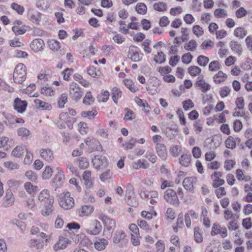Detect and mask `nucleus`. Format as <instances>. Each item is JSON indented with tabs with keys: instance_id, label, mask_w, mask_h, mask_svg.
<instances>
[{
	"instance_id": "f257e3e1",
	"label": "nucleus",
	"mask_w": 252,
	"mask_h": 252,
	"mask_svg": "<svg viewBox=\"0 0 252 252\" xmlns=\"http://www.w3.org/2000/svg\"><path fill=\"white\" fill-rule=\"evenodd\" d=\"M76 114L75 109L72 108L68 109L67 112L61 113L56 123L57 126L60 129L66 128L72 129L74 124L76 122V118L74 117Z\"/></svg>"
},
{
	"instance_id": "f03ea898",
	"label": "nucleus",
	"mask_w": 252,
	"mask_h": 252,
	"mask_svg": "<svg viewBox=\"0 0 252 252\" xmlns=\"http://www.w3.org/2000/svg\"><path fill=\"white\" fill-rule=\"evenodd\" d=\"M27 74V68L23 63H18L15 67L13 73L14 83L21 84L25 81Z\"/></svg>"
},
{
	"instance_id": "7ed1b4c3",
	"label": "nucleus",
	"mask_w": 252,
	"mask_h": 252,
	"mask_svg": "<svg viewBox=\"0 0 252 252\" xmlns=\"http://www.w3.org/2000/svg\"><path fill=\"white\" fill-rule=\"evenodd\" d=\"M58 199L59 205L64 209L69 210L74 206V199L69 191H64L60 193Z\"/></svg>"
},
{
	"instance_id": "20e7f679",
	"label": "nucleus",
	"mask_w": 252,
	"mask_h": 252,
	"mask_svg": "<svg viewBox=\"0 0 252 252\" xmlns=\"http://www.w3.org/2000/svg\"><path fill=\"white\" fill-rule=\"evenodd\" d=\"M84 231L88 234L96 235L101 231L102 226L96 220H92L86 222L84 225Z\"/></svg>"
},
{
	"instance_id": "39448f33",
	"label": "nucleus",
	"mask_w": 252,
	"mask_h": 252,
	"mask_svg": "<svg viewBox=\"0 0 252 252\" xmlns=\"http://www.w3.org/2000/svg\"><path fill=\"white\" fill-rule=\"evenodd\" d=\"M85 143L88 147V152L92 153L102 151V147L99 141L94 137H88L85 139Z\"/></svg>"
},
{
	"instance_id": "423d86ee",
	"label": "nucleus",
	"mask_w": 252,
	"mask_h": 252,
	"mask_svg": "<svg viewBox=\"0 0 252 252\" xmlns=\"http://www.w3.org/2000/svg\"><path fill=\"white\" fill-rule=\"evenodd\" d=\"M82 179L84 182L85 187V194L89 195L88 190L94 187V178L92 176V172L90 170H86L82 174Z\"/></svg>"
},
{
	"instance_id": "0eeeda50",
	"label": "nucleus",
	"mask_w": 252,
	"mask_h": 252,
	"mask_svg": "<svg viewBox=\"0 0 252 252\" xmlns=\"http://www.w3.org/2000/svg\"><path fill=\"white\" fill-rule=\"evenodd\" d=\"M143 56V54L137 47L134 45L129 46L127 53V57L131 61L134 62H139L142 59Z\"/></svg>"
},
{
	"instance_id": "6e6552de",
	"label": "nucleus",
	"mask_w": 252,
	"mask_h": 252,
	"mask_svg": "<svg viewBox=\"0 0 252 252\" xmlns=\"http://www.w3.org/2000/svg\"><path fill=\"white\" fill-rule=\"evenodd\" d=\"M69 95L75 101H78L82 97L81 88L76 83L72 82L69 85Z\"/></svg>"
},
{
	"instance_id": "1a4fd4ad",
	"label": "nucleus",
	"mask_w": 252,
	"mask_h": 252,
	"mask_svg": "<svg viewBox=\"0 0 252 252\" xmlns=\"http://www.w3.org/2000/svg\"><path fill=\"white\" fill-rule=\"evenodd\" d=\"M164 198L170 204L179 205L180 201L176 191L171 189H167L164 192Z\"/></svg>"
},
{
	"instance_id": "9d476101",
	"label": "nucleus",
	"mask_w": 252,
	"mask_h": 252,
	"mask_svg": "<svg viewBox=\"0 0 252 252\" xmlns=\"http://www.w3.org/2000/svg\"><path fill=\"white\" fill-rule=\"evenodd\" d=\"M211 235L215 236L219 235L221 238H226L228 235L227 228L224 226H221L219 223H215L213 224Z\"/></svg>"
},
{
	"instance_id": "9b49d317",
	"label": "nucleus",
	"mask_w": 252,
	"mask_h": 252,
	"mask_svg": "<svg viewBox=\"0 0 252 252\" xmlns=\"http://www.w3.org/2000/svg\"><path fill=\"white\" fill-rule=\"evenodd\" d=\"M92 163L94 167L96 169L105 168L108 164V160L105 156L97 155L92 159Z\"/></svg>"
},
{
	"instance_id": "f8f14e48",
	"label": "nucleus",
	"mask_w": 252,
	"mask_h": 252,
	"mask_svg": "<svg viewBox=\"0 0 252 252\" xmlns=\"http://www.w3.org/2000/svg\"><path fill=\"white\" fill-rule=\"evenodd\" d=\"M4 117L3 122L7 125H12L15 123L23 124L25 121L21 118L14 116L12 114L6 112H3Z\"/></svg>"
},
{
	"instance_id": "ddd939ff",
	"label": "nucleus",
	"mask_w": 252,
	"mask_h": 252,
	"mask_svg": "<svg viewBox=\"0 0 252 252\" xmlns=\"http://www.w3.org/2000/svg\"><path fill=\"white\" fill-rule=\"evenodd\" d=\"M222 176V172L220 171H214L210 176V178L212 181V186L214 188H218L223 185L225 181L221 179Z\"/></svg>"
},
{
	"instance_id": "4468645a",
	"label": "nucleus",
	"mask_w": 252,
	"mask_h": 252,
	"mask_svg": "<svg viewBox=\"0 0 252 252\" xmlns=\"http://www.w3.org/2000/svg\"><path fill=\"white\" fill-rule=\"evenodd\" d=\"M197 182V178L195 176L188 177L185 178L183 181V186L187 191L193 192L194 189V184Z\"/></svg>"
},
{
	"instance_id": "2eb2a0df",
	"label": "nucleus",
	"mask_w": 252,
	"mask_h": 252,
	"mask_svg": "<svg viewBox=\"0 0 252 252\" xmlns=\"http://www.w3.org/2000/svg\"><path fill=\"white\" fill-rule=\"evenodd\" d=\"M28 103L26 100H22L20 98L15 99L13 103V107L19 113H24L27 108Z\"/></svg>"
},
{
	"instance_id": "dca6fc26",
	"label": "nucleus",
	"mask_w": 252,
	"mask_h": 252,
	"mask_svg": "<svg viewBox=\"0 0 252 252\" xmlns=\"http://www.w3.org/2000/svg\"><path fill=\"white\" fill-rule=\"evenodd\" d=\"M99 219L103 222L104 227L108 230L114 229L116 226L115 220L106 215H100Z\"/></svg>"
},
{
	"instance_id": "f3484780",
	"label": "nucleus",
	"mask_w": 252,
	"mask_h": 252,
	"mask_svg": "<svg viewBox=\"0 0 252 252\" xmlns=\"http://www.w3.org/2000/svg\"><path fill=\"white\" fill-rule=\"evenodd\" d=\"M2 204L5 207L10 206L14 204L15 198L10 189L6 190L5 194L2 198Z\"/></svg>"
},
{
	"instance_id": "a211bd4d",
	"label": "nucleus",
	"mask_w": 252,
	"mask_h": 252,
	"mask_svg": "<svg viewBox=\"0 0 252 252\" xmlns=\"http://www.w3.org/2000/svg\"><path fill=\"white\" fill-rule=\"evenodd\" d=\"M70 241L63 236H60L58 241L54 245L53 249L55 252L63 250L66 248Z\"/></svg>"
},
{
	"instance_id": "6ab92c4d",
	"label": "nucleus",
	"mask_w": 252,
	"mask_h": 252,
	"mask_svg": "<svg viewBox=\"0 0 252 252\" xmlns=\"http://www.w3.org/2000/svg\"><path fill=\"white\" fill-rule=\"evenodd\" d=\"M54 198H51L49 201L44 203L43 208L41 211V214L44 216L51 215L54 210Z\"/></svg>"
},
{
	"instance_id": "aec40b11",
	"label": "nucleus",
	"mask_w": 252,
	"mask_h": 252,
	"mask_svg": "<svg viewBox=\"0 0 252 252\" xmlns=\"http://www.w3.org/2000/svg\"><path fill=\"white\" fill-rule=\"evenodd\" d=\"M195 86L202 93H206L211 90V86L204 79H198L195 83Z\"/></svg>"
},
{
	"instance_id": "412c9836",
	"label": "nucleus",
	"mask_w": 252,
	"mask_h": 252,
	"mask_svg": "<svg viewBox=\"0 0 252 252\" xmlns=\"http://www.w3.org/2000/svg\"><path fill=\"white\" fill-rule=\"evenodd\" d=\"M42 14L35 10H32L29 12L28 16L29 20L32 23L39 25L41 20Z\"/></svg>"
},
{
	"instance_id": "4be33fe9",
	"label": "nucleus",
	"mask_w": 252,
	"mask_h": 252,
	"mask_svg": "<svg viewBox=\"0 0 252 252\" xmlns=\"http://www.w3.org/2000/svg\"><path fill=\"white\" fill-rule=\"evenodd\" d=\"M94 211V208L93 206L84 205L78 209V213L81 217H88L92 214Z\"/></svg>"
},
{
	"instance_id": "5701e85b",
	"label": "nucleus",
	"mask_w": 252,
	"mask_h": 252,
	"mask_svg": "<svg viewBox=\"0 0 252 252\" xmlns=\"http://www.w3.org/2000/svg\"><path fill=\"white\" fill-rule=\"evenodd\" d=\"M40 154L41 157L48 162H52L54 158L53 152L49 148L41 149Z\"/></svg>"
},
{
	"instance_id": "b1692460",
	"label": "nucleus",
	"mask_w": 252,
	"mask_h": 252,
	"mask_svg": "<svg viewBox=\"0 0 252 252\" xmlns=\"http://www.w3.org/2000/svg\"><path fill=\"white\" fill-rule=\"evenodd\" d=\"M227 75L221 70H219L216 73L213 77V80L215 84L219 85L224 83L227 79Z\"/></svg>"
},
{
	"instance_id": "393cba45",
	"label": "nucleus",
	"mask_w": 252,
	"mask_h": 252,
	"mask_svg": "<svg viewBox=\"0 0 252 252\" xmlns=\"http://www.w3.org/2000/svg\"><path fill=\"white\" fill-rule=\"evenodd\" d=\"M44 41L40 38H37L33 40L31 44L30 47L35 52L41 51L44 46Z\"/></svg>"
},
{
	"instance_id": "a878e982",
	"label": "nucleus",
	"mask_w": 252,
	"mask_h": 252,
	"mask_svg": "<svg viewBox=\"0 0 252 252\" xmlns=\"http://www.w3.org/2000/svg\"><path fill=\"white\" fill-rule=\"evenodd\" d=\"M35 107L41 110H51L52 109V105L40 99H35L33 101Z\"/></svg>"
},
{
	"instance_id": "bb28decb",
	"label": "nucleus",
	"mask_w": 252,
	"mask_h": 252,
	"mask_svg": "<svg viewBox=\"0 0 252 252\" xmlns=\"http://www.w3.org/2000/svg\"><path fill=\"white\" fill-rule=\"evenodd\" d=\"M24 187L26 192L32 197H34L39 189L38 186L33 185L30 182H26L24 185Z\"/></svg>"
},
{
	"instance_id": "cd10ccee",
	"label": "nucleus",
	"mask_w": 252,
	"mask_h": 252,
	"mask_svg": "<svg viewBox=\"0 0 252 252\" xmlns=\"http://www.w3.org/2000/svg\"><path fill=\"white\" fill-rule=\"evenodd\" d=\"M132 167L134 169L138 170L139 169H147L149 167V163L145 159H139L132 163Z\"/></svg>"
},
{
	"instance_id": "c85d7f7f",
	"label": "nucleus",
	"mask_w": 252,
	"mask_h": 252,
	"mask_svg": "<svg viewBox=\"0 0 252 252\" xmlns=\"http://www.w3.org/2000/svg\"><path fill=\"white\" fill-rule=\"evenodd\" d=\"M51 70L48 68L42 70L40 73L37 75V83H45L48 80Z\"/></svg>"
},
{
	"instance_id": "c756f323",
	"label": "nucleus",
	"mask_w": 252,
	"mask_h": 252,
	"mask_svg": "<svg viewBox=\"0 0 252 252\" xmlns=\"http://www.w3.org/2000/svg\"><path fill=\"white\" fill-rule=\"evenodd\" d=\"M74 239L76 243H79L83 246H88L92 244L91 241L83 233L76 235Z\"/></svg>"
},
{
	"instance_id": "7c9ffc66",
	"label": "nucleus",
	"mask_w": 252,
	"mask_h": 252,
	"mask_svg": "<svg viewBox=\"0 0 252 252\" xmlns=\"http://www.w3.org/2000/svg\"><path fill=\"white\" fill-rule=\"evenodd\" d=\"M31 233L32 235H37L39 233V236L42 238L45 239V243L49 242L52 239V235H47L44 232H40L39 228L36 226H32L31 230Z\"/></svg>"
},
{
	"instance_id": "2f4dec72",
	"label": "nucleus",
	"mask_w": 252,
	"mask_h": 252,
	"mask_svg": "<svg viewBox=\"0 0 252 252\" xmlns=\"http://www.w3.org/2000/svg\"><path fill=\"white\" fill-rule=\"evenodd\" d=\"M58 173L54 178L53 182L57 186H62L64 181L65 177L63 172L60 167H57Z\"/></svg>"
},
{
	"instance_id": "473e14b6",
	"label": "nucleus",
	"mask_w": 252,
	"mask_h": 252,
	"mask_svg": "<svg viewBox=\"0 0 252 252\" xmlns=\"http://www.w3.org/2000/svg\"><path fill=\"white\" fill-rule=\"evenodd\" d=\"M155 148L158 156L162 160H165L167 157V153L165 145L164 144H157Z\"/></svg>"
},
{
	"instance_id": "72a5a7b5",
	"label": "nucleus",
	"mask_w": 252,
	"mask_h": 252,
	"mask_svg": "<svg viewBox=\"0 0 252 252\" xmlns=\"http://www.w3.org/2000/svg\"><path fill=\"white\" fill-rule=\"evenodd\" d=\"M14 144V141L11 138L6 136H2L0 138V148H5L8 150Z\"/></svg>"
},
{
	"instance_id": "f704fd0d",
	"label": "nucleus",
	"mask_w": 252,
	"mask_h": 252,
	"mask_svg": "<svg viewBox=\"0 0 252 252\" xmlns=\"http://www.w3.org/2000/svg\"><path fill=\"white\" fill-rule=\"evenodd\" d=\"M134 100L139 106L143 108V111H144L147 115L150 113L151 107L146 100H144L137 96L135 97Z\"/></svg>"
},
{
	"instance_id": "c9c22d12",
	"label": "nucleus",
	"mask_w": 252,
	"mask_h": 252,
	"mask_svg": "<svg viewBox=\"0 0 252 252\" xmlns=\"http://www.w3.org/2000/svg\"><path fill=\"white\" fill-rule=\"evenodd\" d=\"M14 26L12 27V31L16 34H22L26 32V29L25 26H20L22 24V22L20 20H17L14 23Z\"/></svg>"
},
{
	"instance_id": "e433bc0d",
	"label": "nucleus",
	"mask_w": 252,
	"mask_h": 252,
	"mask_svg": "<svg viewBox=\"0 0 252 252\" xmlns=\"http://www.w3.org/2000/svg\"><path fill=\"white\" fill-rule=\"evenodd\" d=\"M29 245L31 248L38 250L44 248V243L43 241L33 239L30 240Z\"/></svg>"
},
{
	"instance_id": "4c0bfd02",
	"label": "nucleus",
	"mask_w": 252,
	"mask_h": 252,
	"mask_svg": "<svg viewBox=\"0 0 252 252\" xmlns=\"http://www.w3.org/2000/svg\"><path fill=\"white\" fill-rule=\"evenodd\" d=\"M27 151V149L25 146L18 145L12 150L11 152V156L17 158H20L23 156L25 152Z\"/></svg>"
},
{
	"instance_id": "58836bf2",
	"label": "nucleus",
	"mask_w": 252,
	"mask_h": 252,
	"mask_svg": "<svg viewBox=\"0 0 252 252\" xmlns=\"http://www.w3.org/2000/svg\"><path fill=\"white\" fill-rule=\"evenodd\" d=\"M229 47L231 50L238 55H241L243 52V48L241 45L237 41L232 40L229 43Z\"/></svg>"
},
{
	"instance_id": "ea45409f",
	"label": "nucleus",
	"mask_w": 252,
	"mask_h": 252,
	"mask_svg": "<svg viewBox=\"0 0 252 252\" xmlns=\"http://www.w3.org/2000/svg\"><path fill=\"white\" fill-rule=\"evenodd\" d=\"M158 215L157 212L154 210L153 206H151L150 211H142L141 212V216L145 219L150 220L153 218V217H157Z\"/></svg>"
},
{
	"instance_id": "a19ab883",
	"label": "nucleus",
	"mask_w": 252,
	"mask_h": 252,
	"mask_svg": "<svg viewBox=\"0 0 252 252\" xmlns=\"http://www.w3.org/2000/svg\"><path fill=\"white\" fill-rule=\"evenodd\" d=\"M126 235L122 230H117L113 236V242L115 244H119L122 242L126 238Z\"/></svg>"
},
{
	"instance_id": "79ce46f5",
	"label": "nucleus",
	"mask_w": 252,
	"mask_h": 252,
	"mask_svg": "<svg viewBox=\"0 0 252 252\" xmlns=\"http://www.w3.org/2000/svg\"><path fill=\"white\" fill-rule=\"evenodd\" d=\"M141 198L144 199L158 198V193L156 190L142 191L140 193Z\"/></svg>"
},
{
	"instance_id": "37998d69",
	"label": "nucleus",
	"mask_w": 252,
	"mask_h": 252,
	"mask_svg": "<svg viewBox=\"0 0 252 252\" xmlns=\"http://www.w3.org/2000/svg\"><path fill=\"white\" fill-rule=\"evenodd\" d=\"M35 6L39 10L45 11L50 8V3L49 0H37Z\"/></svg>"
},
{
	"instance_id": "c03bdc74",
	"label": "nucleus",
	"mask_w": 252,
	"mask_h": 252,
	"mask_svg": "<svg viewBox=\"0 0 252 252\" xmlns=\"http://www.w3.org/2000/svg\"><path fill=\"white\" fill-rule=\"evenodd\" d=\"M235 174L237 179L239 181L249 182L251 180V176L245 175L244 172L241 169H237Z\"/></svg>"
},
{
	"instance_id": "a18cd8bd",
	"label": "nucleus",
	"mask_w": 252,
	"mask_h": 252,
	"mask_svg": "<svg viewBox=\"0 0 252 252\" xmlns=\"http://www.w3.org/2000/svg\"><path fill=\"white\" fill-rule=\"evenodd\" d=\"M122 91L118 87H113L111 90L112 98L113 101L117 104L118 99L122 97Z\"/></svg>"
},
{
	"instance_id": "49530a36",
	"label": "nucleus",
	"mask_w": 252,
	"mask_h": 252,
	"mask_svg": "<svg viewBox=\"0 0 252 252\" xmlns=\"http://www.w3.org/2000/svg\"><path fill=\"white\" fill-rule=\"evenodd\" d=\"M51 198H54V197L50 195L49 191L47 189L42 190L38 195L39 200L41 202H44V203L49 201Z\"/></svg>"
},
{
	"instance_id": "de8ad7c7",
	"label": "nucleus",
	"mask_w": 252,
	"mask_h": 252,
	"mask_svg": "<svg viewBox=\"0 0 252 252\" xmlns=\"http://www.w3.org/2000/svg\"><path fill=\"white\" fill-rule=\"evenodd\" d=\"M108 244V241L104 238L98 239L94 244V248L98 251H102L105 249Z\"/></svg>"
},
{
	"instance_id": "09e8293b",
	"label": "nucleus",
	"mask_w": 252,
	"mask_h": 252,
	"mask_svg": "<svg viewBox=\"0 0 252 252\" xmlns=\"http://www.w3.org/2000/svg\"><path fill=\"white\" fill-rule=\"evenodd\" d=\"M233 34L235 37L242 39L247 35V31L243 27H238L235 29Z\"/></svg>"
},
{
	"instance_id": "8fccbe9b",
	"label": "nucleus",
	"mask_w": 252,
	"mask_h": 252,
	"mask_svg": "<svg viewBox=\"0 0 252 252\" xmlns=\"http://www.w3.org/2000/svg\"><path fill=\"white\" fill-rule=\"evenodd\" d=\"M77 162L78 163V167L80 169H87L90 165L88 159L85 157H82L78 158L77 159Z\"/></svg>"
},
{
	"instance_id": "3c124183",
	"label": "nucleus",
	"mask_w": 252,
	"mask_h": 252,
	"mask_svg": "<svg viewBox=\"0 0 252 252\" xmlns=\"http://www.w3.org/2000/svg\"><path fill=\"white\" fill-rule=\"evenodd\" d=\"M40 93L46 96H52L55 95V90L52 87L43 86L40 89Z\"/></svg>"
},
{
	"instance_id": "603ef678",
	"label": "nucleus",
	"mask_w": 252,
	"mask_h": 252,
	"mask_svg": "<svg viewBox=\"0 0 252 252\" xmlns=\"http://www.w3.org/2000/svg\"><path fill=\"white\" fill-rule=\"evenodd\" d=\"M98 112L96 109L93 108L92 110L90 111H83L81 113V115L84 118H88L89 119H93L97 115Z\"/></svg>"
},
{
	"instance_id": "864d4df0",
	"label": "nucleus",
	"mask_w": 252,
	"mask_h": 252,
	"mask_svg": "<svg viewBox=\"0 0 252 252\" xmlns=\"http://www.w3.org/2000/svg\"><path fill=\"white\" fill-rule=\"evenodd\" d=\"M35 85L31 84L26 88L25 93L30 97H37L38 96V94L37 92H35Z\"/></svg>"
},
{
	"instance_id": "5fc2aeb1",
	"label": "nucleus",
	"mask_w": 252,
	"mask_h": 252,
	"mask_svg": "<svg viewBox=\"0 0 252 252\" xmlns=\"http://www.w3.org/2000/svg\"><path fill=\"white\" fill-rule=\"evenodd\" d=\"M153 8L156 11L163 12L167 10V5L164 2L158 1L154 4Z\"/></svg>"
},
{
	"instance_id": "6e6d98bb",
	"label": "nucleus",
	"mask_w": 252,
	"mask_h": 252,
	"mask_svg": "<svg viewBox=\"0 0 252 252\" xmlns=\"http://www.w3.org/2000/svg\"><path fill=\"white\" fill-rule=\"evenodd\" d=\"M110 93L108 91L102 90L97 95V99L98 102H106L109 99Z\"/></svg>"
},
{
	"instance_id": "4d7b16f0",
	"label": "nucleus",
	"mask_w": 252,
	"mask_h": 252,
	"mask_svg": "<svg viewBox=\"0 0 252 252\" xmlns=\"http://www.w3.org/2000/svg\"><path fill=\"white\" fill-rule=\"evenodd\" d=\"M73 79L78 82L81 85L84 87H88L90 85V83L86 79H84L82 75L76 73L73 75Z\"/></svg>"
},
{
	"instance_id": "13d9d810",
	"label": "nucleus",
	"mask_w": 252,
	"mask_h": 252,
	"mask_svg": "<svg viewBox=\"0 0 252 252\" xmlns=\"http://www.w3.org/2000/svg\"><path fill=\"white\" fill-rule=\"evenodd\" d=\"M123 82L126 87L131 92L135 93L138 90V87L134 85L132 80L125 79L123 80Z\"/></svg>"
},
{
	"instance_id": "bf43d9fd",
	"label": "nucleus",
	"mask_w": 252,
	"mask_h": 252,
	"mask_svg": "<svg viewBox=\"0 0 252 252\" xmlns=\"http://www.w3.org/2000/svg\"><path fill=\"white\" fill-rule=\"evenodd\" d=\"M135 9L137 13L140 15H145L147 12V7L143 2L137 3Z\"/></svg>"
},
{
	"instance_id": "052dcab7",
	"label": "nucleus",
	"mask_w": 252,
	"mask_h": 252,
	"mask_svg": "<svg viewBox=\"0 0 252 252\" xmlns=\"http://www.w3.org/2000/svg\"><path fill=\"white\" fill-rule=\"evenodd\" d=\"M191 157L188 154H183L181 156L180 158V163L185 166L188 167L190 164Z\"/></svg>"
},
{
	"instance_id": "680f3d73",
	"label": "nucleus",
	"mask_w": 252,
	"mask_h": 252,
	"mask_svg": "<svg viewBox=\"0 0 252 252\" xmlns=\"http://www.w3.org/2000/svg\"><path fill=\"white\" fill-rule=\"evenodd\" d=\"M48 45L50 49L54 51H57L61 48L60 43L53 39L48 40Z\"/></svg>"
},
{
	"instance_id": "e2e57ef3",
	"label": "nucleus",
	"mask_w": 252,
	"mask_h": 252,
	"mask_svg": "<svg viewBox=\"0 0 252 252\" xmlns=\"http://www.w3.org/2000/svg\"><path fill=\"white\" fill-rule=\"evenodd\" d=\"M157 71L159 73L160 76L163 77L168 74L172 72V69L170 66L168 65H165L163 66H159L157 69Z\"/></svg>"
},
{
	"instance_id": "0e129e2a",
	"label": "nucleus",
	"mask_w": 252,
	"mask_h": 252,
	"mask_svg": "<svg viewBox=\"0 0 252 252\" xmlns=\"http://www.w3.org/2000/svg\"><path fill=\"white\" fill-rule=\"evenodd\" d=\"M194 239L197 243H200L203 241V236L199 227L194 228Z\"/></svg>"
},
{
	"instance_id": "69168bd1",
	"label": "nucleus",
	"mask_w": 252,
	"mask_h": 252,
	"mask_svg": "<svg viewBox=\"0 0 252 252\" xmlns=\"http://www.w3.org/2000/svg\"><path fill=\"white\" fill-rule=\"evenodd\" d=\"M188 71L191 76L196 77L200 75L201 72V69L198 66L193 65L189 67Z\"/></svg>"
},
{
	"instance_id": "338daca9",
	"label": "nucleus",
	"mask_w": 252,
	"mask_h": 252,
	"mask_svg": "<svg viewBox=\"0 0 252 252\" xmlns=\"http://www.w3.org/2000/svg\"><path fill=\"white\" fill-rule=\"evenodd\" d=\"M231 92L230 88L227 86L221 87L219 91V94L221 98L228 96Z\"/></svg>"
},
{
	"instance_id": "774afa93",
	"label": "nucleus",
	"mask_w": 252,
	"mask_h": 252,
	"mask_svg": "<svg viewBox=\"0 0 252 252\" xmlns=\"http://www.w3.org/2000/svg\"><path fill=\"white\" fill-rule=\"evenodd\" d=\"M53 173V169L50 166L47 165L42 173V178L44 180L49 179L52 177Z\"/></svg>"
}]
</instances>
